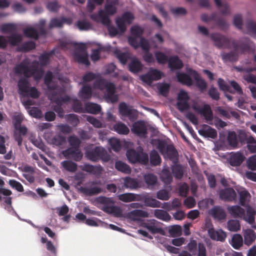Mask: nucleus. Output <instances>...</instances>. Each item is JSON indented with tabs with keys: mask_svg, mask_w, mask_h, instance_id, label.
Segmentation results:
<instances>
[{
	"mask_svg": "<svg viewBox=\"0 0 256 256\" xmlns=\"http://www.w3.org/2000/svg\"><path fill=\"white\" fill-rule=\"evenodd\" d=\"M186 72H177L176 80L178 82L188 86H190L194 84L192 79V78L195 80L196 86L201 92L206 90L208 86L207 83L201 78L197 71L190 68L186 67Z\"/></svg>",
	"mask_w": 256,
	"mask_h": 256,
	"instance_id": "obj_1",
	"label": "nucleus"
},
{
	"mask_svg": "<svg viewBox=\"0 0 256 256\" xmlns=\"http://www.w3.org/2000/svg\"><path fill=\"white\" fill-rule=\"evenodd\" d=\"M93 86L96 89L106 90L104 96L107 101L114 103L118 100V96L116 94V86L113 82L98 77L94 80Z\"/></svg>",
	"mask_w": 256,
	"mask_h": 256,
	"instance_id": "obj_2",
	"label": "nucleus"
},
{
	"mask_svg": "<svg viewBox=\"0 0 256 256\" xmlns=\"http://www.w3.org/2000/svg\"><path fill=\"white\" fill-rule=\"evenodd\" d=\"M86 157L92 162H97L101 160L104 162H108L110 160V156L102 147L96 146L88 148L85 152Z\"/></svg>",
	"mask_w": 256,
	"mask_h": 256,
	"instance_id": "obj_3",
	"label": "nucleus"
},
{
	"mask_svg": "<svg viewBox=\"0 0 256 256\" xmlns=\"http://www.w3.org/2000/svg\"><path fill=\"white\" fill-rule=\"evenodd\" d=\"M232 46L236 52L243 54L245 52L254 54L256 48L253 42L247 37L240 38L238 42L235 40L231 42Z\"/></svg>",
	"mask_w": 256,
	"mask_h": 256,
	"instance_id": "obj_4",
	"label": "nucleus"
},
{
	"mask_svg": "<svg viewBox=\"0 0 256 256\" xmlns=\"http://www.w3.org/2000/svg\"><path fill=\"white\" fill-rule=\"evenodd\" d=\"M157 148L165 158H168L173 163H177L178 160V152L172 144H168L162 140H158Z\"/></svg>",
	"mask_w": 256,
	"mask_h": 256,
	"instance_id": "obj_5",
	"label": "nucleus"
},
{
	"mask_svg": "<svg viewBox=\"0 0 256 256\" xmlns=\"http://www.w3.org/2000/svg\"><path fill=\"white\" fill-rule=\"evenodd\" d=\"M97 201L104 204L102 210L108 214H111L116 216H120L122 212L120 207L114 206V201L111 198L100 196L97 198Z\"/></svg>",
	"mask_w": 256,
	"mask_h": 256,
	"instance_id": "obj_6",
	"label": "nucleus"
},
{
	"mask_svg": "<svg viewBox=\"0 0 256 256\" xmlns=\"http://www.w3.org/2000/svg\"><path fill=\"white\" fill-rule=\"evenodd\" d=\"M126 156L128 161L131 163H140L144 165L148 164V155L144 152L142 149L139 152L134 149L128 150Z\"/></svg>",
	"mask_w": 256,
	"mask_h": 256,
	"instance_id": "obj_7",
	"label": "nucleus"
},
{
	"mask_svg": "<svg viewBox=\"0 0 256 256\" xmlns=\"http://www.w3.org/2000/svg\"><path fill=\"white\" fill-rule=\"evenodd\" d=\"M36 68H33L30 65L28 60H24L21 62L16 64L14 68V72L16 74L20 76L23 74L26 77H30L34 74Z\"/></svg>",
	"mask_w": 256,
	"mask_h": 256,
	"instance_id": "obj_8",
	"label": "nucleus"
},
{
	"mask_svg": "<svg viewBox=\"0 0 256 256\" xmlns=\"http://www.w3.org/2000/svg\"><path fill=\"white\" fill-rule=\"evenodd\" d=\"M210 37L214 44L218 48H230L232 47V40L226 36L218 32H214L210 34Z\"/></svg>",
	"mask_w": 256,
	"mask_h": 256,
	"instance_id": "obj_9",
	"label": "nucleus"
},
{
	"mask_svg": "<svg viewBox=\"0 0 256 256\" xmlns=\"http://www.w3.org/2000/svg\"><path fill=\"white\" fill-rule=\"evenodd\" d=\"M130 40V46H132L134 49L140 48L144 52H148V51H150L151 46L154 48H157V45L154 40V38L148 40L144 37H142L138 41H135L134 38H132Z\"/></svg>",
	"mask_w": 256,
	"mask_h": 256,
	"instance_id": "obj_10",
	"label": "nucleus"
},
{
	"mask_svg": "<svg viewBox=\"0 0 256 256\" xmlns=\"http://www.w3.org/2000/svg\"><path fill=\"white\" fill-rule=\"evenodd\" d=\"M190 97L188 93L184 90H180L178 94L176 107L180 112L188 110L190 108L189 100Z\"/></svg>",
	"mask_w": 256,
	"mask_h": 256,
	"instance_id": "obj_11",
	"label": "nucleus"
},
{
	"mask_svg": "<svg viewBox=\"0 0 256 256\" xmlns=\"http://www.w3.org/2000/svg\"><path fill=\"white\" fill-rule=\"evenodd\" d=\"M118 112L122 116L128 118L132 122L136 120L138 116V111L132 108L125 102H122L119 104Z\"/></svg>",
	"mask_w": 256,
	"mask_h": 256,
	"instance_id": "obj_12",
	"label": "nucleus"
},
{
	"mask_svg": "<svg viewBox=\"0 0 256 256\" xmlns=\"http://www.w3.org/2000/svg\"><path fill=\"white\" fill-rule=\"evenodd\" d=\"M134 18V14L130 12H124L121 17L116 20V26L121 30L122 32H125L126 30V24H130Z\"/></svg>",
	"mask_w": 256,
	"mask_h": 256,
	"instance_id": "obj_13",
	"label": "nucleus"
},
{
	"mask_svg": "<svg viewBox=\"0 0 256 256\" xmlns=\"http://www.w3.org/2000/svg\"><path fill=\"white\" fill-rule=\"evenodd\" d=\"M192 108L197 113L202 116L206 121H212L213 120V113L208 104H204L202 107L197 103H194Z\"/></svg>",
	"mask_w": 256,
	"mask_h": 256,
	"instance_id": "obj_14",
	"label": "nucleus"
},
{
	"mask_svg": "<svg viewBox=\"0 0 256 256\" xmlns=\"http://www.w3.org/2000/svg\"><path fill=\"white\" fill-rule=\"evenodd\" d=\"M163 76L162 73L156 69H150L146 74L140 76V79L144 83L150 85L153 81L158 80Z\"/></svg>",
	"mask_w": 256,
	"mask_h": 256,
	"instance_id": "obj_15",
	"label": "nucleus"
},
{
	"mask_svg": "<svg viewBox=\"0 0 256 256\" xmlns=\"http://www.w3.org/2000/svg\"><path fill=\"white\" fill-rule=\"evenodd\" d=\"M62 154L66 158H72L75 162H80L83 156V154L79 148H68L62 150Z\"/></svg>",
	"mask_w": 256,
	"mask_h": 256,
	"instance_id": "obj_16",
	"label": "nucleus"
},
{
	"mask_svg": "<svg viewBox=\"0 0 256 256\" xmlns=\"http://www.w3.org/2000/svg\"><path fill=\"white\" fill-rule=\"evenodd\" d=\"M74 56L78 63L84 64L86 66H90L88 54L84 47L80 46L76 48L74 53Z\"/></svg>",
	"mask_w": 256,
	"mask_h": 256,
	"instance_id": "obj_17",
	"label": "nucleus"
},
{
	"mask_svg": "<svg viewBox=\"0 0 256 256\" xmlns=\"http://www.w3.org/2000/svg\"><path fill=\"white\" fill-rule=\"evenodd\" d=\"M131 131L140 137H145L148 134V128L144 120L134 122L131 128Z\"/></svg>",
	"mask_w": 256,
	"mask_h": 256,
	"instance_id": "obj_18",
	"label": "nucleus"
},
{
	"mask_svg": "<svg viewBox=\"0 0 256 256\" xmlns=\"http://www.w3.org/2000/svg\"><path fill=\"white\" fill-rule=\"evenodd\" d=\"M38 28L39 32L36 28L32 27L26 28L23 30L24 34L28 38L38 40L40 34L44 35L46 34L44 27H40Z\"/></svg>",
	"mask_w": 256,
	"mask_h": 256,
	"instance_id": "obj_19",
	"label": "nucleus"
},
{
	"mask_svg": "<svg viewBox=\"0 0 256 256\" xmlns=\"http://www.w3.org/2000/svg\"><path fill=\"white\" fill-rule=\"evenodd\" d=\"M168 63V66L171 71H176V74L178 72H180V70L184 66L182 62L177 56L170 57Z\"/></svg>",
	"mask_w": 256,
	"mask_h": 256,
	"instance_id": "obj_20",
	"label": "nucleus"
},
{
	"mask_svg": "<svg viewBox=\"0 0 256 256\" xmlns=\"http://www.w3.org/2000/svg\"><path fill=\"white\" fill-rule=\"evenodd\" d=\"M246 208V215L245 211L242 220L251 224L252 228H256V225L255 224V215L256 214V211L252 206L248 204Z\"/></svg>",
	"mask_w": 256,
	"mask_h": 256,
	"instance_id": "obj_21",
	"label": "nucleus"
},
{
	"mask_svg": "<svg viewBox=\"0 0 256 256\" xmlns=\"http://www.w3.org/2000/svg\"><path fill=\"white\" fill-rule=\"evenodd\" d=\"M220 198L226 201H232L236 200V194L232 188H226L220 191Z\"/></svg>",
	"mask_w": 256,
	"mask_h": 256,
	"instance_id": "obj_22",
	"label": "nucleus"
},
{
	"mask_svg": "<svg viewBox=\"0 0 256 256\" xmlns=\"http://www.w3.org/2000/svg\"><path fill=\"white\" fill-rule=\"evenodd\" d=\"M119 0H106L104 12L107 15L113 16L117 12L116 6Z\"/></svg>",
	"mask_w": 256,
	"mask_h": 256,
	"instance_id": "obj_23",
	"label": "nucleus"
},
{
	"mask_svg": "<svg viewBox=\"0 0 256 256\" xmlns=\"http://www.w3.org/2000/svg\"><path fill=\"white\" fill-rule=\"evenodd\" d=\"M72 20L70 18L62 17L60 18H52L50 22L48 27L50 29L54 28H61L64 23L68 25L71 24Z\"/></svg>",
	"mask_w": 256,
	"mask_h": 256,
	"instance_id": "obj_24",
	"label": "nucleus"
},
{
	"mask_svg": "<svg viewBox=\"0 0 256 256\" xmlns=\"http://www.w3.org/2000/svg\"><path fill=\"white\" fill-rule=\"evenodd\" d=\"M198 132L204 138L212 139L216 138L218 135L217 132L214 128L206 124H204L202 128L198 130Z\"/></svg>",
	"mask_w": 256,
	"mask_h": 256,
	"instance_id": "obj_25",
	"label": "nucleus"
},
{
	"mask_svg": "<svg viewBox=\"0 0 256 256\" xmlns=\"http://www.w3.org/2000/svg\"><path fill=\"white\" fill-rule=\"evenodd\" d=\"M244 154L240 152H232L229 158L228 162L230 166H240L244 160Z\"/></svg>",
	"mask_w": 256,
	"mask_h": 256,
	"instance_id": "obj_26",
	"label": "nucleus"
},
{
	"mask_svg": "<svg viewBox=\"0 0 256 256\" xmlns=\"http://www.w3.org/2000/svg\"><path fill=\"white\" fill-rule=\"evenodd\" d=\"M156 222V220H152L148 222H144V226L152 234H160L164 235V230L162 228L157 226Z\"/></svg>",
	"mask_w": 256,
	"mask_h": 256,
	"instance_id": "obj_27",
	"label": "nucleus"
},
{
	"mask_svg": "<svg viewBox=\"0 0 256 256\" xmlns=\"http://www.w3.org/2000/svg\"><path fill=\"white\" fill-rule=\"evenodd\" d=\"M138 200L142 201L146 206L151 208H160L161 202L156 198H152L148 195H139Z\"/></svg>",
	"mask_w": 256,
	"mask_h": 256,
	"instance_id": "obj_28",
	"label": "nucleus"
},
{
	"mask_svg": "<svg viewBox=\"0 0 256 256\" xmlns=\"http://www.w3.org/2000/svg\"><path fill=\"white\" fill-rule=\"evenodd\" d=\"M229 214L234 218H243L245 210L239 205L229 206L227 208Z\"/></svg>",
	"mask_w": 256,
	"mask_h": 256,
	"instance_id": "obj_29",
	"label": "nucleus"
},
{
	"mask_svg": "<svg viewBox=\"0 0 256 256\" xmlns=\"http://www.w3.org/2000/svg\"><path fill=\"white\" fill-rule=\"evenodd\" d=\"M144 29L138 26H134L130 28L131 36L128 38V42L130 45H131L132 38H134L135 41H138L140 38L142 37V35L144 34Z\"/></svg>",
	"mask_w": 256,
	"mask_h": 256,
	"instance_id": "obj_30",
	"label": "nucleus"
},
{
	"mask_svg": "<svg viewBox=\"0 0 256 256\" xmlns=\"http://www.w3.org/2000/svg\"><path fill=\"white\" fill-rule=\"evenodd\" d=\"M220 56L224 62H234L238 60V52L232 50L228 52H222Z\"/></svg>",
	"mask_w": 256,
	"mask_h": 256,
	"instance_id": "obj_31",
	"label": "nucleus"
},
{
	"mask_svg": "<svg viewBox=\"0 0 256 256\" xmlns=\"http://www.w3.org/2000/svg\"><path fill=\"white\" fill-rule=\"evenodd\" d=\"M92 96V87L90 84L83 85L78 92V96L82 100H89Z\"/></svg>",
	"mask_w": 256,
	"mask_h": 256,
	"instance_id": "obj_32",
	"label": "nucleus"
},
{
	"mask_svg": "<svg viewBox=\"0 0 256 256\" xmlns=\"http://www.w3.org/2000/svg\"><path fill=\"white\" fill-rule=\"evenodd\" d=\"M209 214L214 218L218 220H224L226 214L222 208L220 206H214L209 210Z\"/></svg>",
	"mask_w": 256,
	"mask_h": 256,
	"instance_id": "obj_33",
	"label": "nucleus"
},
{
	"mask_svg": "<svg viewBox=\"0 0 256 256\" xmlns=\"http://www.w3.org/2000/svg\"><path fill=\"white\" fill-rule=\"evenodd\" d=\"M58 48H54L48 52H44L38 58L40 65L42 66H46L48 64L50 56L56 54V53H58Z\"/></svg>",
	"mask_w": 256,
	"mask_h": 256,
	"instance_id": "obj_34",
	"label": "nucleus"
},
{
	"mask_svg": "<svg viewBox=\"0 0 256 256\" xmlns=\"http://www.w3.org/2000/svg\"><path fill=\"white\" fill-rule=\"evenodd\" d=\"M129 70L133 74H137L142 70L143 66L136 58H132L128 65Z\"/></svg>",
	"mask_w": 256,
	"mask_h": 256,
	"instance_id": "obj_35",
	"label": "nucleus"
},
{
	"mask_svg": "<svg viewBox=\"0 0 256 256\" xmlns=\"http://www.w3.org/2000/svg\"><path fill=\"white\" fill-rule=\"evenodd\" d=\"M214 3L220 14L224 15L230 14V6L226 1L214 0Z\"/></svg>",
	"mask_w": 256,
	"mask_h": 256,
	"instance_id": "obj_36",
	"label": "nucleus"
},
{
	"mask_svg": "<svg viewBox=\"0 0 256 256\" xmlns=\"http://www.w3.org/2000/svg\"><path fill=\"white\" fill-rule=\"evenodd\" d=\"M6 44V46L4 48H6L8 45V44H10L11 46H19L20 43L22 41V36L20 34L17 33L12 34H10L6 39L5 38Z\"/></svg>",
	"mask_w": 256,
	"mask_h": 256,
	"instance_id": "obj_37",
	"label": "nucleus"
},
{
	"mask_svg": "<svg viewBox=\"0 0 256 256\" xmlns=\"http://www.w3.org/2000/svg\"><path fill=\"white\" fill-rule=\"evenodd\" d=\"M102 167L100 165L94 166L88 164H84L82 168L83 170L94 175H100L102 172Z\"/></svg>",
	"mask_w": 256,
	"mask_h": 256,
	"instance_id": "obj_38",
	"label": "nucleus"
},
{
	"mask_svg": "<svg viewBox=\"0 0 256 256\" xmlns=\"http://www.w3.org/2000/svg\"><path fill=\"white\" fill-rule=\"evenodd\" d=\"M78 190L80 192L88 196L96 195L100 193L102 191L101 188L96 186L90 188H88L84 186H80Z\"/></svg>",
	"mask_w": 256,
	"mask_h": 256,
	"instance_id": "obj_39",
	"label": "nucleus"
},
{
	"mask_svg": "<svg viewBox=\"0 0 256 256\" xmlns=\"http://www.w3.org/2000/svg\"><path fill=\"white\" fill-rule=\"evenodd\" d=\"M216 111L218 112L221 116L224 118L230 119L231 116L236 119L238 120L240 118V115L235 111H231L229 112L228 110L224 109L222 107L218 106L216 108Z\"/></svg>",
	"mask_w": 256,
	"mask_h": 256,
	"instance_id": "obj_40",
	"label": "nucleus"
},
{
	"mask_svg": "<svg viewBox=\"0 0 256 256\" xmlns=\"http://www.w3.org/2000/svg\"><path fill=\"white\" fill-rule=\"evenodd\" d=\"M124 186L126 188L136 189L139 186V182L136 178L126 176L124 180Z\"/></svg>",
	"mask_w": 256,
	"mask_h": 256,
	"instance_id": "obj_41",
	"label": "nucleus"
},
{
	"mask_svg": "<svg viewBox=\"0 0 256 256\" xmlns=\"http://www.w3.org/2000/svg\"><path fill=\"white\" fill-rule=\"evenodd\" d=\"M226 139L230 146L234 148L238 147V140L237 134L234 131L228 130Z\"/></svg>",
	"mask_w": 256,
	"mask_h": 256,
	"instance_id": "obj_42",
	"label": "nucleus"
},
{
	"mask_svg": "<svg viewBox=\"0 0 256 256\" xmlns=\"http://www.w3.org/2000/svg\"><path fill=\"white\" fill-rule=\"evenodd\" d=\"M28 78L23 76L19 79L18 86L20 94H22L24 92H26L28 88L30 86V83L28 80Z\"/></svg>",
	"mask_w": 256,
	"mask_h": 256,
	"instance_id": "obj_43",
	"label": "nucleus"
},
{
	"mask_svg": "<svg viewBox=\"0 0 256 256\" xmlns=\"http://www.w3.org/2000/svg\"><path fill=\"white\" fill-rule=\"evenodd\" d=\"M244 242L247 245H250L256 239L255 232L251 229H247L244 232Z\"/></svg>",
	"mask_w": 256,
	"mask_h": 256,
	"instance_id": "obj_44",
	"label": "nucleus"
},
{
	"mask_svg": "<svg viewBox=\"0 0 256 256\" xmlns=\"http://www.w3.org/2000/svg\"><path fill=\"white\" fill-rule=\"evenodd\" d=\"M214 24L222 30L226 31L229 28L228 23L222 18L218 16L216 14L214 17Z\"/></svg>",
	"mask_w": 256,
	"mask_h": 256,
	"instance_id": "obj_45",
	"label": "nucleus"
},
{
	"mask_svg": "<svg viewBox=\"0 0 256 256\" xmlns=\"http://www.w3.org/2000/svg\"><path fill=\"white\" fill-rule=\"evenodd\" d=\"M150 164L153 166H156L161 163L162 160L158 152L155 150H152L150 153L148 158Z\"/></svg>",
	"mask_w": 256,
	"mask_h": 256,
	"instance_id": "obj_46",
	"label": "nucleus"
},
{
	"mask_svg": "<svg viewBox=\"0 0 256 256\" xmlns=\"http://www.w3.org/2000/svg\"><path fill=\"white\" fill-rule=\"evenodd\" d=\"M114 166L116 170L124 174H128L132 171L130 166L121 160L116 162Z\"/></svg>",
	"mask_w": 256,
	"mask_h": 256,
	"instance_id": "obj_47",
	"label": "nucleus"
},
{
	"mask_svg": "<svg viewBox=\"0 0 256 256\" xmlns=\"http://www.w3.org/2000/svg\"><path fill=\"white\" fill-rule=\"evenodd\" d=\"M172 166V172L177 179H181L184 175V170L182 165L177 163H173Z\"/></svg>",
	"mask_w": 256,
	"mask_h": 256,
	"instance_id": "obj_48",
	"label": "nucleus"
},
{
	"mask_svg": "<svg viewBox=\"0 0 256 256\" xmlns=\"http://www.w3.org/2000/svg\"><path fill=\"white\" fill-rule=\"evenodd\" d=\"M35 48V42L32 40H28L22 43L21 45L18 46L17 48V50L19 52H28L30 50L34 49Z\"/></svg>",
	"mask_w": 256,
	"mask_h": 256,
	"instance_id": "obj_49",
	"label": "nucleus"
},
{
	"mask_svg": "<svg viewBox=\"0 0 256 256\" xmlns=\"http://www.w3.org/2000/svg\"><path fill=\"white\" fill-rule=\"evenodd\" d=\"M140 194L134 193H125L118 195V199L124 202H129L132 200H138Z\"/></svg>",
	"mask_w": 256,
	"mask_h": 256,
	"instance_id": "obj_50",
	"label": "nucleus"
},
{
	"mask_svg": "<svg viewBox=\"0 0 256 256\" xmlns=\"http://www.w3.org/2000/svg\"><path fill=\"white\" fill-rule=\"evenodd\" d=\"M85 107L88 112L93 114H97L102 110L101 106L100 104L93 102L86 103Z\"/></svg>",
	"mask_w": 256,
	"mask_h": 256,
	"instance_id": "obj_51",
	"label": "nucleus"
},
{
	"mask_svg": "<svg viewBox=\"0 0 256 256\" xmlns=\"http://www.w3.org/2000/svg\"><path fill=\"white\" fill-rule=\"evenodd\" d=\"M160 178L162 181L166 184H169L172 182V177L168 168L162 169Z\"/></svg>",
	"mask_w": 256,
	"mask_h": 256,
	"instance_id": "obj_52",
	"label": "nucleus"
},
{
	"mask_svg": "<svg viewBox=\"0 0 256 256\" xmlns=\"http://www.w3.org/2000/svg\"><path fill=\"white\" fill-rule=\"evenodd\" d=\"M114 130L117 133L121 134H127L130 132L128 127L122 122H119L114 124Z\"/></svg>",
	"mask_w": 256,
	"mask_h": 256,
	"instance_id": "obj_53",
	"label": "nucleus"
},
{
	"mask_svg": "<svg viewBox=\"0 0 256 256\" xmlns=\"http://www.w3.org/2000/svg\"><path fill=\"white\" fill-rule=\"evenodd\" d=\"M63 168L67 171L74 172L78 169V164L72 160H64L61 162Z\"/></svg>",
	"mask_w": 256,
	"mask_h": 256,
	"instance_id": "obj_54",
	"label": "nucleus"
},
{
	"mask_svg": "<svg viewBox=\"0 0 256 256\" xmlns=\"http://www.w3.org/2000/svg\"><path fill=\"white\" fill-rule=\"evenodd\" d=\"M240 196L239 198V204L240 206H246V203L249 200V198L250 197V193L246 190H242L238 192Z\"/></svg>",
	"mask_w": 256,
	"mask_h": 256,
	"instance_id": "obj_55",
	"label": "nucleus"
},
{
	"mask_svg": "<svg viewBox=\"0 0 256 256\" xmlns=\"http://www.w3.org/2000/svg\"><path fill=\"white\" fill-rule=\"evenodd\" d=\"M227 228L230 232H238L240 228V221L236 219L228 220L227 222Z\"/></svg>",
	"mask_w": 256,
	"mask_h": 256,
	"instance_id": "obj_56",
	"label": "nucleus"
},
{
	"mask_svg": "<svg viewBox=\"0 0 256 256\" xmlns=\"http://www.w3.org/2000/svg\"><path fill=\"white\" fill-rule=\"evenodd\" d=\"M131 217L136 220H140V218H146L148 216L147 212L142 210L136 209L130 212Z\"/></svg>",
	"mask_w": 256,
	"mask_h": 256,
	"instance_id": "obj_57",
	"label": "nucleus"
},
{
	"mask_svg": "<svg viewBox=\"0 0 256 256\" xmlns=\"http://www.w3.org/2000/svg\"><path fill=\"white\" fill-rule=\"evenodd\" d=\"M154 214L156 218L164 221L168 222L171 218V216L169 214L162 210H155Z\"/></svg>",
	"mask_w": 256,
	"mask_h": 256,
	"instance_id": "obj_58",
	"label": "nucleus"
},
{
	"mask_svg": "<svg viewBox=\"0 0 256 256\" xmlns=\"http://www.w3.org/2000/svg\"><path fill=\"white\" fill-rule=\"evenodd\" d=\"M114 54L116 55L118 60L122 64H125L130 58L129 54L126 52H121L118 50H116L114 51Z\"/></svg>",
	"mask_w": 256,
	"mask_h": 256,
	"instance_id": "obj_59",
	"label": "nucleus"
},
{
	"mask_svg": "<svg viewBox=\"0 0 256 256\" xmlns=\"http://www.w3.org/2000/svg\"><path fill=\"white\" fill-rule=\"evenodd\" d=\"M231 245L236 250H238L242 245V238L240 234H235L232 240Z\"/></svg>",
	"mask_w": 256,
	"mask_h": 256,
	"instance_id": "obj_60",
	"label": "nucleus"
},
{
	"mask_svg": "<svg viewBox=\"0 0 256 256\" xmlns=\"http://www.w3.org/2000/svg\"><path fill=\"white\" fill-rule=\"evenodd\" d=\"M144 179L148 186H153L155 185L158 180L156 176L151 173L145 174L144 176Z\"/></svg>",
	"mask_w": 256,
	"mask_h": 256,
	"instance_id": "obj_61",
	"label": "nucleus"
},
{
	"mask_svg": "<svg viewBox=\"0 0 256 256\" xmlns=\"http://www.w3.org/2000/svg\"><path fill=\"white\" fill-rule=\"evenodd\" d=\"M1 31L4 33L14 34L16 30L15 24L12 23H6L1 26Z\"/></svg>",
	"mask_w": 256,
	"mask_h": 256,
	"instance_id": "obj_62",
	"label": "nucleus"
},
{
	"mask_svg": "<svg viewBox=\"0 0 256 256\" xmlns=\"http://www.w3.org/2000/svg\"><path fill=\"white\" fill-rule=\"evenodd\" d=\"M22 95L25 96L36 98L40 96V92L34 86L28 87L26 92H24Z\"/></svg>",
	"mask_w": 256,
	"mask_h": 256,
	"instance_id": "obj_63",
	"label": "nucleus"
},
{
	"mask_svg": "<svg viewBox=\"0 0 256 256\" xmlns=\"http://www.w3.org/2000/svg\"><path fill=\"white\" fill-rule=\"evenodd\" d=\"M247 148L251 153L256 152V138L252 136H250L248 138Z\"/></svg>",
	"mask_w": 256,
	"mask_h": 256,
	"instance_id": "obj_64",
	"label": "nucleus"
}]
</instances>
